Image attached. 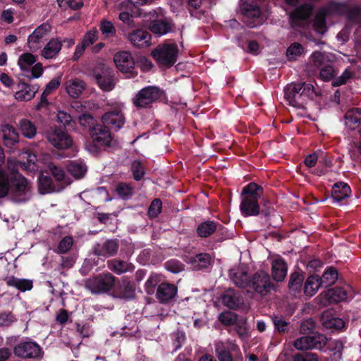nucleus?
<instances>
[{
    "mask_svg": "<svg viewBox=\"0 0 361 361\" xmlns=\"http://www.w3.org/2000/svg\"><path fill=\"white\" fill-rule=\"evenodd\" d=\"M161 202L156 199L150 204L148 214L151 217H156L161 212Z\"/></svg>",
    "mask_w": 361,
    "mask_h": 361,
    "instance_id": "nucleus-61",
    "label": "nucleus"
},
{
    "mask_svg": "<svg viewBox=\"0 0 361 361\" xmlns=\"http://www.w3.org/2000/svg\"><path fill=\"white\" fill-rule=\"evenodd\" d=\"M67 170L75 179L82 178L87 171L86 164L81 159L70 161L67 165Z\"/></svg>",
    "mask_w": 361,
    "mask_h": 361,
    "instance_id": "nucleus-30",
    "label": "nucleus"
},
{
    "mask_svg": "<svg viewBox=\"0 0 361 361\" xmlns=\"http://www.w3.org/2000/svg\"><path fill=\"white\" fill-rule=\"evenodd\" d=\"M92 142L85 145V149L92 154H96L105 147H110L114 142L111 133L107 127L97 125L90 130Z\"/></svg>",
    "mask_w": 361,
    "mask_h": 361,
    "instance_id": "nucleus-6",
    "label": "nucleus"
},
{
    "mask_svg": "<svg viewBox=\"0 0 361 361\" xmlns=\"http://www.w3.org/2000/svg\"><path fill=\"white\" fill-rule=\"evenodd\" d=\"M272 276L276 281H282L287 274V266L286 262L281 258L274 259L272 262Z\"/></svg>",
    "mask_w": 361,
    "mask_h": 361,
    "instance_id": "nucleus-31",
    "label": "nucleus"
},
{
    "mask_svg": "<svg viewBox=\"0 0 361 361\" xmlns=\"http://www.w3.org/2000/svg\"><path fill=\"white\" fill-rule=\"evenodd\" d=\"M43 71L44 70L42 64L37 63L32 67L31 71L29 69L28 71H26L25 73V75L30 79L38 78L42 75Z\"/></svg>",
    "mask_w": 361,
    "mask_h": 361,
    "instance_id": "nucleus-52",
    "label": "nucleus"
},
{
    "mask_svg": "<svg viewBox=\"0 0 361 361\" xmlns=\"http://www.w3.org/2000/svg\"><path fill=\"white\" fill-rule=\"evenodd\" d=\"M312 348L321 349L327 343V338L321 334H315L311 336Z\"/></svg>",
    "mask_w": 361,
    "mask_h": 361,
    "instance_id": "nucleus-50",
    "label": "nucleus"
},
{
    "mask_svg": "<svg viewBox=\"0 0 361 361\" xmlns=\"http://www.w3.org/2000/svg\"><path fill=\"white\" fill-rule=\"evenodd\" d=\"M223 303L229 308H235L241 303V300L233 290H228L222 295Z\"/></svg>",
    "mask_w": 361,
    "mask_h": 361,
    "instance_id": "nucleus-41",
    "label": "nucleus"
},
{
    "mask_svg": "<svg viewBox=\"0 0 361 361\" xmlns=\"http://www.w3.org/2000/svg\"><path fill=\"white\" fill-rule=\"evenodd\" d=\"M51 25L43 23L38 26L27 37V46L32 51H37L48 37L51 31Z\"/></svg>",
    "mask_w": 361,
    "mask_h": 361,
    "instance_id": "nucleus-12",
    "label": "nucleus"
},
{
    "mask_svg": "<svg viewBox=\"0 0 361 361\" xmlns=\"http://www.w3.org/2000/svg\"><path fill=\"white\" fill-rule=\"evenodd\" d=\"M38 190L42 195L51 193L58 190L55 189L51 179L47 176L41 172L38 179Z\"/></svg>",
    "mask_w": 361,
    "mask_h": 361,
    "instance_id": "nucleus-35",
    "label": "nucleus"
},
{
    "mask_svg": "<svg viewBox=\"0 0 361 361\" xmlns=\"http://www.w3.org/2000/svg\"><path fill=\"white\" fill-rule=\"evenodd\" d=\"M10 193L15 202L27 201L32 195L28 181L21 176L9 177L0 169V197H4Z\"/></svg>",
    "mask_w": 361,
    "mask_h": 361,
    "instance_id": "nucleus-3",
    "label": "nucleus"
},
{
    "mask_svg": "<svg viewBox=\"0 0 361 361\" xmlns=\"http://www.w3.org/2000/svg\"><path fill=\"white\" fill-rule=\"evenodd\" d=\"M344 14L350 22L357 23L361 25V6H351L346 3L332 1L319 10L314 20L313 27L318 33L324 34L326 31V17Z\"/></svg>",
    "mask_w": 361,
    "mask_h": 361,
    "instance_id": "nucleus-1",
    "label": "nucleus"
},
{
    "mask_svg": "<svg viewBox=\"0 0 361 361\" xmlns=\"http://www.w3.org/2000/svg\"><path fill=\"white\" fill-rule=\"evenodd\" d=\"M361 123V109H352L347 111L345 124L350 129H355Z\"/></svg>",
    "mask_w": 361,
    "mask_h": 361,
    "instance_id": "nucleus-34",
    "label": "nucleus"
},
{
    "mask_svg": "<svg viewBox=\"0 0 361 361\" xmlns=\"http://www.w3.org/2000/svg\"><path fill=\"white\" fill-rule=\"evenodd\" d=\"M353 76V73L349 70L346 69L343 74L338 78L335 79L332 84L334 86H340L345 83L346 81Z\"/></svg>",
    "mask_w": 361,
    "mask_h": 361,
    "instance_id": "nucleus-63",
    "label": "nucleus"
},
{
    "mask_svg": "<svg viewBox=\"0 0 361 361\" xmlns=\"http://www.w3.org/2000/svg\"><path fill=\"white\" fill-rule=\"evenodd\" d=\"M73 240L70 236L63 238L59 243L58 246V252L60 253L67 252L73 246Z\"/></svg>",
    "mask_w": 361,
    "mask_h": 361,
    "instance_id": "nucleus-53",
    "label": "nucleus"
},
{
    "mask_svg": "<svg viewBox=\"0 0 361 361\" xmlns=\"http://www.w3.org/2000/svg\"><path fill=\"white\" fill-rule=\"evenodd\" d=\"M216 228V226L214 221H204L198 226L197 233L201 237H207L214 232Z\"/></svg>",
    "mask_w": 361,
    "mask_h": 361,
    "instance_id": "nucleus-44",
    "label": "nucleus"
},
{
    "mask_svg": "<svg viewBox=\"0 0 361 361\" xmlns=\"http://www.w3.org/2000/svg\"><path fill=\"white\" fill-rule=\"evenodd\" d=\"M314 94V87L310 83L290 84L284 90L285 99L289 105L298 109H303Z\"/></svg>",
    "mask_w": 361,
    "mask_h": 361,
    "instance_id": "nucleus-4",
    "label": "nucleus"
},
{
    "mask_svg": "<svg viewBox=\"0 0 361 361\" xmlns=\"http://www.w3.org/2000/svg\"><path fill=\"white\" fill-rule=\"evenodd\" d=\"M303 278L300 274L295 273L290 275L289 281V288L294 294L301 290Z\"/></svg>",
    "mask_w": 361,
    "mask_h": 361,
    "instance_id": "nucleus-46",
    "label": "nucleus"
},
{
    "mask_svg": "<svg viewBox=\"0 0 361 361\" xmlns=\"http://www.w3.org/2000/svg\"><path fill=\"white\" fill-rule=\"evenodd\" d=\"M1 130L3 133V139L6 146L11 147L18 142L19 135L13 126L9 124H4L1 127Z\"/></svg>",
    "mask_w": 361,
    "mask_h": 361,
    "instance_id": "nucleus-27",
    "label": "nucleus"
},
{
    "mask_svg": "<svg viewBox=\"0 0 361 361\" xmlns=\"http://www.w3.org/2000/svg\"><path fill=\"white\" fill-rule=\"evenodd\" d=\"M100 30L102 35L106 38L114 37L116 32L114 24L108 20H103L101 22Z\"/></svg>",
    "mask_w": 361,
    "mask_h": 361,
    "instance_id": "nucleus-48",
    "label": "nucleus"
},
{
    "mask_svg": "<svg viewBox=\"0 0 361 361\" xmlns=\"http://www.w3.org/2000/svg\"><path fill=\"white\" fill-rule=\"evenodd\" d=\"M18 90L15 93V98L18 101H28L32 99L39 87L36 85H30L22 82L18 84Z\"/></svg>",
    "mask_w": 361,
    "mask_h": 361,
    "instance_id": "nucleus-22",
    "label": "nucleus"
},
{
    "mask_svg": "<svg viewBox=\"0 0 361 361\" xmlns=\"http://www.w3.org/2000/svg\"><path fill=\"white\" fill-rule=\"evenodd\" d=\"M159 276L157 274L152 275L145 282V289L147 293L151 294L154 292V287L159 282Z\"/></svg>",
    "mask_w": 361,
    "mask_h": 361,
    "instance_id": "nucleus-59",
    "label": "nucleus"
},
{
    "mask_svg": "<svg viewBox=\"0 0 361 361\" xmlns=\"http://www.w3.org/2000/svg\"><path fill=\"white\" fill-rule=\"evenodd\" d=\"M236 346L231 343L217 342L216 352L219 361H233L231 351H235Z\"/></svg>",
    "mask_w": 361,
    "mask_h": 361,
    "instance_id": "nucleus-26",
    "label": "nucleus"
},
{
    "mask_svg": "<svg viewBox=\"0 0 361 361\" xmlns=\"http://www.w3.org/2000/svg\"><path fill=\"white\" fill-rule=\"evenodd\" d=\"M132 171L133 173L134 178L137 180H140L144 174V168L139 161H134L132 164Z\"/></svg>",
    "mask_w": 361,
    "mask_h": 361,
    "instance_id": "nucleus-57",
    "label": "nucleus"
},
{
    "mask_svg": "<svg viewBox=\"0 0 361 361\" xmlns=\"http://www.w3.org/2000/svg\"><path fill=\"white\" fill-rule=\"evenodd\" d=\"M313 6L310 4H305L289 14L290 23L293 27L303 26L312 12Z\"/></svg>",
    "mask_w": 361,
    "mask_h": 361,
    "instance_id": "nucleus-16",
    "label": "nucleus"
},
{
    "mask_svg": "<svg viewBox=\"0 0 361 361\" xmlns=\"http://www.w3.org/2000/svg\"><path fill=\"white\" fill-rule=\"evenodd\" d=\"M60 7L69 6L73 9H78L82 6V0H57Z\"/></svg>",
    "mask_w": 361,
    "mask_h": 361,
    "instance_id": "nucleus-60",
    "label": "nucleus"
},
{
    "mask_svg": "<svg viewBox=\"0 0 361 361\" xmlns=\"http://www.w3.org/2000/svg\"><path fill=\"white\" fill-rule=\"evenodd\" d=\"M211 257L209 254L201 253L196 255L190 259L192 269L198 270L207 267L210 264Z\"/></svg>",
    "mask_w": 361,
    "mask_h": 361,
    "instance_id": "nucleus-37",
    "label": "nucleus"
},
{
    "mask_svg": "<svg viewBox=\"0 0 361 361\" xmlns=\"http://www.w3.org/2000/svg\"><path fill=\"white\" fill-rule=\"evenodd\" d=\"M160 96L159 90L155 87L143 88L134 99V104L138 107H145L157 100Z\"/></svg>",
    "mask_w": 361,
    "mask_h": 361,
    "instance_id": "nucleus-17",
    "label": "nucleus"
},
{
    "mask_svg": "<svg viewBox=\"0 0 361 361\" xmlns=\"http://www.w3.org/2000/svg\"><path fill=\"white\" fill-rule=\"evenodd\" d=\"M46 137L51 145L58 149L68 148L73 143L72 138L61 128L51 129L46 133Z\"/></svg>",
    "mask_w": 361,
    "mask_h": 361,
    "instance_id": "nucleus-14",
    "label": "nucleus"
},
{
    "mask_svg": "<svg viewBox=\"0 0 361 361\" xmlns=\"http://www.w3.org/2000/svg\"><path fill=\"white\" fill-rule=\"evenodd\" d=\"M64 85L66 92L73 98L78 97L85 89L83 81L78 78H71L65 82Z\"/></svg>",
    "mask_w": 361,
    "mask_h": 361,
    "instance_id": "nucleus-29",
    "label": "nucleus"
},
{
    "mask_svg": "<svg viewBox=\"0 0 361 361\" xmlns=\"http://www.w3.org/2000/svg\"><path fill=\"white\" fill-rule=\"evenodd\" d=\"M353 296L351 287L346 286L345 287H336L329 289L319 295L321 303L326 306L331 303L344 301Z\"/></svg>",
    "mask_w": 361,
    "mask_h": 361,
    "instance_id": "nucleus-8",
    "label": "nucleus"
},
{
    "mask_svg": "<svg viewBox=\"0 0 361 361\" xmlns=\"http://www.w3.org/2000/svg\"><path fill=\"white\" fill-rule=\"evenodd\" d=\"M230 277L233 282L242 288H248L261 295H266L271 288L269 276L264 271L257 272L250 279L245 267H235L230 270Z\"/></svg>",
    "mask_w": 361,
    "mask_h": 361,
    "instance_id": "nucleus-2",
    "label": "nucleus"
},
{
    "mask_svg": "<svg viewBox=\"0 0 361 361\" xmlns=\"http://www.w3.org/2000/svg\"><path fill=\"white\" fill-rule=\"evenodd\" d=\"M116 192L120 197L127 199L131 195L133 190L126 183H119L116 187Z\"/></svg>",
    "mask_w": 361,
    "mask_h": 361,
    "instance_id": "nucleus-58",
    "label": "nucleus"
},
{
    "mask_svg": "<svg viewBox=\"0 0 361 361\" xmlns=\"http://www.w3.org/2000/svg\"><path fill=\"white\" fill-rule=\"evenodd\" d=\"M176 293L177 288L174 285L161 283L158 287L157 297L161 302H166L171 300Z\"/></svg>",
    "mask_w": 361,
    "mask_h": 361,
    "instance_id": "nucleus-28",
    "label": "nucleus"
},
{
    "mask_svg": "<svg viewBox=\"0 0 361 361\" xmlns=\"http://www.w3.org/2000/svg\"><path fill=\"white\" fill-rule=\"evenodd\" d=\"M152 20L149 28L152 32L159 36H162L171 32L173 29V23L171 20L164 16L163 11L159 8L150 13Z\"/></svg>",
    "mask_w": 361,
    "mask_h": 361,
    "instance_id": "nucleus-9",
    "label": "nucleus"
},
{
    "mask_svg": "<svg viewBox=\"0 0 361 361\" xmlns=\"http://www.w3.org/2000/svg\"><path fill=\"white\" fill-rule=\"evenodd\" d=\"M263 193V189L255 183L243 188L240 209L244 216H256L259 213V199Z\"/></svg>",
    "mask_w": 361,
    "mask_h": 361,
    "instance_id": "nucleus-5",
    "label": "nucleus"
},
{
    "mask_svg": "<svg viewBox=\"0 0 361 361\" xmlns=\"http://www.w3.org/2000/svg\"><path fill=\"white\" fill-rule=\"evenodd\" d=\"M18 126L22 135L27 139L33 138L37 134L35 125L28 119L20 120Z\"/></svg>",
    "mask_w": 361,
    "mask_h": 361,
    "instance_id": "nucleus-36",
    "label": "nucleus"
},
{
    "mask_svg": "<svg viewBox=\"0 0 361 361\" xmlns=\"http://www.w3.org/2000/svg\"><path fill=\"white\" fill-rule=\"evenodd\" d=\"M320 69V77L323 80H329L335 75V71L333 67L329 64H326Z\"/></svg>",
    "mask_w": 361,
    "mask_h": 361,
    "instance_id": "nucleus-54",
    "label": "nucleus"
},
{
    "mask_svg": "<svg viewBox=\"0 0 361 361\" xmlns=\"http://www.w3.org/2000/svg\"><path fill=\"white\" fill-rule=\"evenodd\" d=\"M36 62V57L31 53H24L21 54L18 60V65L21 71H28L30 66Z\"/></svg>",
    "mask_w": 361,
    "mask_h": 361,
    "instance_id": "nucleus-43",
    "label": "nucleus"
},
{
    "mask_svg": "<svg viewBox=\"0 0 361 361\" xmlns=\"http://www.w3.org/2000/svg\"><path fill=\"white\" fill-rule=\"evenodd\" d=\"M61 77L52 79L46 86L44 90V96H48L54 90H56L61 84Z\"/></svg>",
    "mask_w": 361,
    "mask_h": 361,
    "instance_id": "nucleus-62",
    "label": "nucleus"
},
{
    "mask_svg": "<svg viewBox=\"0 0 361 361\" xmlns=\"http://www.w3.org/2000/svg\"><path fill=\"white\" fill-rule=\"evenodd\" d=\"M14 353L22 358H37L42 355V350L37 343L25 341L18 343L14 348Z\"/></svg>",
    "mask_w": 361,
    "mask_h": 361,
    "instance_id": "nucleus-15",
    "label": "nucleus"
},
{
    "mask_svg": "<svg viewBox=\"0 0 361 361\" xmlns=\"http://www.w3.org/2000/svg\"><path fill=\"white\" fill-rule=\"evenodd\" d=\"M25 158L27 159V168L30 171H35L39 169V166L37 164V159L35 154L26 152Z\"/></svg>",
    "mask_w": 361,
    "mask_h": 361,
    "instance_id": "nucleus-51",
    "label": "nucleus"
},
{
    "mask_svg": "<svg viewBox=\"0 0 361 361\" xmlns=\"http://www.w3.org/2000/svg\"><path fill=\"white\" fill-rule=\"evenodd\" d=\"M294 346L299 350H305L312 348L311 336H306L296 339Z\"/></svg>",
    "mask_w": 361,
    "mask_h": 361,
    "instance_id": "nucleus-49",
    "label": "nucleus"
},
{
    "mask_svg": "<svg viewBox=\"0 0 361 361\" xmlns=\"http://www.w3.org/2000/svg\"><path fill=\"white\" fill-rule=\"evenodd\" d=\"M337 279V271L333 267H330L326 269L324 272L323 275L319 277L322 287H327L333 285L336 281Z\"/></svg>",
    "mask_w": 361,
    "mask_h": 361,
    "instance_id": "nucleus-42",
    "label": "nucleus"
},
{
    "mask_svg": "<svg viewBox=\"0 0 361 361\" xmlns=\"http://www.w3.org/2000/svg\"><path fill=\"white\" fill-rule=\"evenodd\" d=\"M293 361H318V357L316 354L312 353L298 354L294 356Z\"/></svg>",
    "mask_w": 361,
    "mask_h": 361,
    "instance_id": "nucleus-64",
    "label": "nucleus"
},
{
    "mask_svg": "<svg viewBox=\"0 0 361 361\" xmlns=\"http://www.w3.org/2000/svg\"><path fill=\"white\" fill-rule=\"evenodd\" d=\"M99 87L104 91H111L114 88V71L109 68L102 69L101 73L95 75Z\"/></svg>",
    "mask_w": 361,
    "mask_h": 361,
    "instance_id": "nucleus-18",
    "label": "nucleus"
},
{
    "mask_svg": "<svg viewBox=\"0 0 361 361\" xmlns=\"http://www.w3.org/2000/svg\"><path fill=\"white\" fill-rule=\"evenodd\" d=\"M350 192V188L346 183L343 182L335 183L331 193L333 202L339 204L342 200L349 197Z\"/></svg>",
    "mask_w": 361,
    "mask_h": 361,
    "instance_id": "nucleus-25",
    "label": "nucleus"
},
{
    "mask_svg": "<svg viewBox=\"0 0 361 361\" xmlns=\"http://www.w3.org/2000/svg\"><path fill=\"white\" fill-rule=\"evenodd\" d=\"M61 42L57 38L51 39L41 51V55L46 59H52L57 56L61 49Z\"/></svg>",
    "mask_w": 361,
    "mask_h": 361,
    "instance_id": "nucleus-23",
    "label": "nucleus"
},
{
    "mask_svg": "<svg viewBox=\"0 0 361 361\" xmlns=\"http://www.w3.org/2000/svg\"><path fill=\"white\" fill-rule=\"evenodd\" d=\"M322 324L326 329L338 330L345 326V322L341 318L336 317L329 318L326 314H324Z\"/></svg>",
    "mask_w": 361,
    "mask_h": 361,
    "instance_id": "nucleus-39",
    "label": "nucleus"
},
{
    "mask_svg": "<svg viewBox=\"0 0 361 361\" xmlns=\"http://www.w3.org/2000/svg\"><path fill=\"white\" fill-rule=\"evenodd\" d=\"M108 267L110 270L118 275L128 271H132L134 269L132 264L118 259L109 261Z\"/></svg>",
    "mask_w": 361,
    "mask_h": 361,
    "instance_id": "nucleus-33",
    "label": "nucleus"
},
{
    "mask_svg": "<svg viewBox=\"0 0 361 361\" xmlns=\"http://www.w3.org/2000/svg\"><path fill=\"white\" fill-rule=\"evenodd\" d=\"M98 39V31L96 28H93L88 31L82 39V43L89 47L92 44Z\"/></svg>",
    "mask_w": 361,
    "mask_h": 361,
    "instance_id": "nucleus-55",
    "label": "nucleus"
},
{
    "mask_svg": "<svg viewBox=\"0 0 361 361\" xmlns=\"http://www.w3.org/2000/svg\"><path fill=\"white\" fill-rule=\"evenodd\" d=\"M241 10L246 16L255 20L254 23L250 24L251 27H255L262 23L264 18L262 16L261 11L256 4H249L242 0Z\"/></svg>",
    "mask_w": 361,
    "mask_h": 361,
    "instance_id": "nucleus-19",
    "label": "nucleus"
},
{
    "mask_svg": "<svg viewBox=\"0 0 361 361\" xmlns=\"http://www.w3.org/2000/svg\"><path fill=\"white\" fill-rule=\"evenodd\" d=\"M116 278L111 274L99 275L89 279L86 282V287L93 293H101L111 289L115 285Z\"/></svg>",
    "mask_w": 361,
    "mask_h": 361,
    "instance_id": "nucleus-10",
    "label": "nucleus"
},
{
    "mask_svg": "<svg viewBox=\"0 0 361 361\" xmlns=\"http://www.w3.org/2000/svg\"><path fill=\"white\" fill-rule=\"evenodd\" d=\"M47 168L53 174L56 180L63 182L66 185L70 184L69 180L66 178L64 171L61 169L56 167L51 163L47 164Z\"/></svg>",
    "mask_w": 361,
    "mask_h": 361,
    "instance_id": "nucleus-45",
    "label": "nucleus"
},
{
    "mask_svg": "<svg viewBox=\"0 0 361 361\" xmlns=\"http://www.w3.org/2000/svg\"><path fill=\"white\" fill-rule=\"evenodd\" d=\"M322 283L319 280V276L317 275H312L309 276L304 286V293L306 295L312 297L316 294L319 288H322Z\"/></svg>",
    "mask_w": 361,
    "mask_h": 361,
    "instance_id": "nucleus-32",
    "label": "nucleus"
},
{
    "mask_svg": "<svg viewBox=\"0 0 361 361\" xmlns=\"http://www.w3.org/2000/svg\"><path fill=\"white\" fill-rule=\"evenodd\" d=\"M6 283L9 286L16 288L21 291L29 290L32 288V281L27 279L11 277L7 279Z\"/></svg>",
    "mask_w": 361,
    "mask_h": 361,
    "instance_id": "nucleus-40",
    "label": "nucleus"
},
{
    "mask_svg": "<svg viewBox=\"0 0 361 361\" xmlns=\"http://www.w3.org/2000/svg\"><path fill=\"white\" fill-rule=\"evenodd\" d=\"M304 53V48L299 43H293L287 49V56L290 60H295Z\"/></svg>",
    "mask_w": 361,
    "mask_h": 361,
    "instance_id": "nucleus-47",
    "label": "nucleus"
},
{
    "mask_svg": "<svg viewBox=\"0 0 361 361\" xmlns=\"http://www.w3.org/2000/svg\"><path fill=\"white\" fill-rule=\"evenodd\" d=\"M333 56L329 53L314 51L311 56V60L314 66L321 68L333 60Z\"/></svg>",
    "mask_w": 361,
    "mask_h": 361,
    "instance_id": "nucleus-38",
    "label": "nucleus"
},
{
    "mask_svg": "<svg viewBox=\"0 0 361 361\" xmlns=\"http://www.w3.org/2000/svg\"><path fill=\"white\" fill-rule=\"evenodd\" d=\"M135 295V286L126 279H123L116 288V296L121 299H133Z\"/></svg>",
    "mask_w": 361,
    "mask_h": 361,
    "instance_id": "nucleus-24",
    "label": "nucleus"
},
{
    "mask_svg": "<svg viewBox=\"0 0 361 361\" xmlns=\"http://www.w3.org/2000/svg\"><path fill=\"white\" fill-rule=\"evenodd\" d=\"M178 54V47L173 43L160 44L152 52V56L157 63L166 67H170L176 63Z\"/></svg>",
    "mask_w": 361,
    "mask_h": 361,
    "instance_id": "nucleus-7",
    "label": "nucleus"
},
{
    "mask_svg": "<svg viewBox=\"0 0 361 361\" xmlns=\"http://www.w3.org/2000/svg\"><path fill=\"white\" fill-rule=\"evenodd\" d=\"M109 105L112 110L106 113L102 116V122L105 125L112 126L116 128H121L124 124L123 110L124 104L120 102H115Z\"/></svg>",
    "mask_w": 361,
    "mask_h": 361,
    "instance_id": "nucleus-11",
    "label": "nucleus"
},
{
    "mask_svg": "<svg viewBox=\"0 0 361 361\" xmlns=\"http://www.w3.org/2000/svg\"><path fill=\"white\" fill-rule=\"evenodd\" d=\"M118 243L115 240H109L94 247V252L98 256L109 257L115 255L118 250Z\"/></svg>",
    "mask_w": 361,
    "mask_h": 361,
    "instance_id": "nucleus-21",
    "label": "nucleus"
},
{
    "mask_svg": "<svg viewBox=\"0 0 361 361\" xmlns=\"http://www.w3.org/2000/svg\"><path fill=\"white\" fill-rule=\"evenodd\" d=\"M114 61L117 69L128 77L134 75L135 61L129 51H121L117 52L114 56Z\"/></svg>",
    "mask_w": 361,
    "mask_h": 361,
    "instance_id": "nucleus-13",
    "label": "nucleus"
},
{
    "mask_svg": "<svg viewBox=\"0 0 361 361\" xmlns=\"http://www.w3.org/2000/svg\"><path fill=\"white\" fill-rule=\"evenodd\" d=\"M219 320L224 324L231 325L237 322V316L231 312H225L219 315Z\"/></svg>",
    "mask_w": 361,
    "mask_h": 361,
    "instance_id": "nucleus-56",
    "label": "nucleus"
},
{
    "mask_svg": "<svg viewBox=\"0 0 361 361\" xmlns=\"http://www.w3.org/2000/svg\"><path fill=\"white\" fill-rule=\"evenodd\" d=\"M128 40L137 47H146L149 46L151 35L143 30H137L128 35Z\"/></svg>",
    "mask_w": 361,
    "mask_h": 361,
    "instance_id": "nucleus-20",
    "label": "nucleus"
}]
</instances>
